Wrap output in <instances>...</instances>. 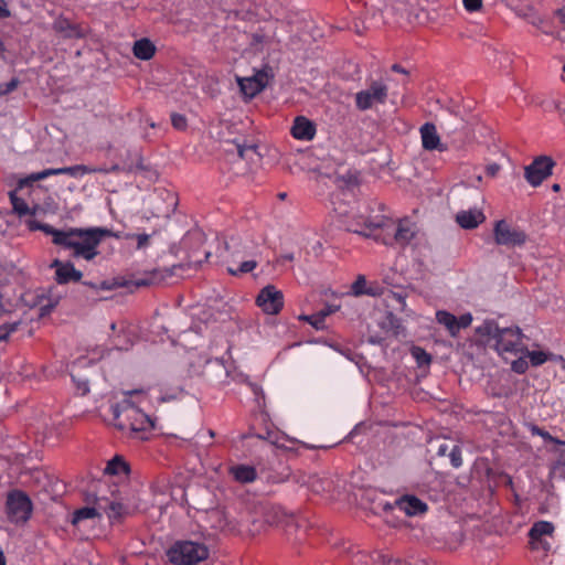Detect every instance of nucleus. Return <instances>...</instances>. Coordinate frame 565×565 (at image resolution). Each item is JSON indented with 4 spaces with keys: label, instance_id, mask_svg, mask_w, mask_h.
I'll use <instances>...</instances> for the list:
<instances>
[{
    "label": "nucleus",
    "instance_id": "f257e3e1",
    "mask_svg": "<svg viewBox=\"0 0 565 565\" xmlns=\"http://www.w3.org/2000/svg\"><path fill=\"white\" fill-rule=\"evenodd\" d=\"M110 236L120 237L106 227H68L60 230L52 243L70 250L75 259L92 262L100 254L99 245L103 239Z\"/></svg>",
    "mask_w": 565,
    "mask_h": 565
},
{
    "label": "nucleus",
    "instance_id": "f03ea898",
    "mask_svg": "<svg viewBox=\"0 0 565 565\" xmlns=\"http://www.w3.org/2000/svg\"><path fill=\"white\" fill-rule=\"evenodd\" d=\"M285 526L290 539L295 532V541L301 542L307 536V529L298 524L295 516L288 514L279 505L268 502L259 503L253 513L249 532L255 535L265 531L267 526Z\"/></svg>",
    "mask_w": 565,
    "mask_h": 565
},
{
    "label": "nucleus",
    "instance_id": "7ed1b4c3",
    "mask_svg": "<svg viewBox=\"0 0 565 565\" xmlns=\"http://www.w3.org/2000/svg\"><path fill=\"white\" fill-rule=\"evenodd\" d=\"M476 333L480 337H489L495 340L497 352L504 356L505 354H519L525 350L522 342V332L519 328H499L493 320H486L481 326L477 327Z\"/></svg>",
    "mask_w": 565,
    "mask_h": 565
},
{
    "label": "nucleus",
    "instance_id": "20e7f679",
    "mask_svg": "<svg viewBox=\"0 0 565 565\" xmlns=\"http://www.w3.org/2000/svg\"><path fill=\"white\" fill-rule=\"evenodd\" d=\"M407 10V0H370L363 20L364 28L377 29L386 23L397 22Z\"/></svg>",
    "mask_w": 565,
    "mask_h": 565
},
{
    "label": "nucleus",
    "instance_id": "39448f33",
    "mask_svg": "<svg viewBox=\"0 0 565 565\" xmlns=\"http://www.w3.org/2000/svg\"><path fill=\"white\" fill-rule=\"evenodd\" d=\"M217 135L223 150L228 154L247 160L256 153V146L246 143L245 137L238 132L237 124L221 122Z\"/></svg>",
    "mask_w": 565,
    "mask_h": 565
},
{
    "label": "nucleus",
    "instance_id": "423d86ee",
    "mask_svg": "<svg viewBox=\"0 0 565 565\" xmlns=\"http://www.w3.org/2000/svg\"><path fill=\"white\" fill-rule=\"evenodd\" d=\"M167 556L174 565H196L207 558L209 548L202 543L178 541L167 551Z\"/></svg>",
    "mask_w": 565,
    "mask_h": 565
},
{
    "label": "nucleus",
    "instance_id": "0eeeda50",
    "mask_svg": "<svg viewBox=\"0 0 565 565\" xmlns=\"http://www.w3.org/2000/svg\"><path fill=\"white\" fill-rule=\"evenodd\" d=\"M393 223L394 221L384 214H376L369 216L367 218L360 216L358 220L348 225L347 230L365 237H372L376 241V236H379L381 233H387Z\"/></svg>",
    "mask_w": 565,
    "mask_h": 565
},
{
    "label": "nucleus",
    "instance_id": "6e6552de",
    "mask_svg": "<svg viewBox=\"0 0 565 565\" xmlns=\"http://www.w3.org/2000/svg\"><path fill=\"white\" fill-rule=\"evenodd\" d=\"M555 526L550 521H537L529 531V544L532 551L547 554L554 543Z\"/></svg>",
    "mask_w": 565,
    "mask_h": 565
},
{
    "label": "nucleus",
    "instance_id": "1a4fd4ad",
    "mask_svg": "<svg viewBox=\"0 0 565 565\" xmlns=\"http://www.w3.org/2000/svg\"><path fill=\"white\" fill-rule=\"evenodd\" d=\"M494 242L507 247H516L525 244L527 235L518 226H513L505 220L497 221L493 228Z\"/></svg>",
    "mask_w": 565,
    "mask_h": 565
},
{
    "label": "nucleus",
    "instance_id": "9d476101",
    "mask_svg": "<svg viewBox=\"0 0 565 565\" xmlns=\"http://www.w3.org/2000/svg\"><path fill=\"white\" fill-rule=\"evenodd\" d=\"M388 88L382 81H372L366 89L355 94V106L359 110H367L375 104L386 102Z\"/></svg>",
    "mask_w": 565,
    "mask_h": 565
},
{
    "label": "nucleus",
    "instance_id": "9b49d317",
    "mask_svg": "<svg viewBox=\"0 0 565 565\" xmlns=\"http://www.w3.org/2000/svg\"><path fill=\"white\" fill-rule=\"evenodd\" d=\"M555 164L551 157L539 156L524 168V178L532 186L536 188L552 175Z\"/></svg>",
    "mask_w": 565,
    "mask_h": 565
},
{
    "label": "nucleus",
    "instance_id": "f8f14e48",
    "mask_svg": "<svg viewBox=\"0 0 565 565\" xmlns=\"http://www.w3.org/2000/svg\"><path fill=\"white\" fill-rule=\"evenodd\" d=\"M351 565H409L399 558H393L379 551L369 553L359 548L349 550Z\"/></svg>",
    "mask_w": 565,
    "mask_h": 565
},
{
    "label": "nucleus",
    "instance_id": "ddd939ff",
    "mask_svg": "<svg viewBox=\"0 0 565 565\" xmlns=\"http://www.w3.org/2000/svg\"><path fill=\"white\" fill-rule=\"evenodd\" d=\"M32 512V504L29 497L22 491H12L7 499V513L12 522L26 521Z\"/></svg>",
    "mask_w": 565,
    "mask_h": 565
},
{
    "label": "nucleus",
    "instance_id": "4468645a",
    "mask_svg": "<svg viewBox=\"0 0 565 565\" xmlns=\"http://www.w3.org/2000/svg\"><path fill=\"white\" fill-rule=\"evenodd\" d=\"M135 416L132 423H126L120 425V430L130 437L145 440L148 438L147 434L153 428L151 418L143 413L140 408H130L128 414Z\"/></svg>",
    "mask_w": 565,
    "mask_h": 565
},
{
    "label": "nucleus",
    "instance_id": "2eb2a0df",
    "mask_svg": "<svg viewBox=\"0 0 565 565\" xmlns=\"http://www.w3.org/2000/svg\"><path fill=\"white\" fill-rule=\"evenodd\" d=\"M256 305L267 315H277L284 307V295L275 286L268 285L257 295Z\"/></svg>",
    "mask_w": 565,
    "mask_h": 565
},
{
    "label": "nucleus",
    "instance_id": "dca6fc26",
    "mask_svg": "<svg viewBox=\"0 0 565 565\" xmlns=\"http://www.w3.org/2000/svg\"><path fill=\"white\" fill-rule=\"evenodd\" d=\"M415 236V232L408 222H399L397 225L395 222L387 233H381L376 236V242L384 245L398 244L405 246Z\"/></svg>",
    "mask_w": 565,
    "mask_h": 565
},
{
    "label": "nucleus",
    "instance_id": "f3484780",
    "mask_svg": "<svg viewBox=\"0 0 565 565\" xmlns=\"http://www.w3.org/2000/svg\"><path fill=\"white\" fill-rule=\"evenodd\" d=\"M385 508L394 509L397 508L404 512L407 516H422L427 510L428 505L414 494H404L394 501V504H385Z\"/></svg>",
    "mask_w": 565,
    "mask_h": 565
},
{
    "label": "nucleus",
    "instance_id": "a211bd4d",
    "mask_svg": "<svg viewBox=\"0 0 565 565\" xmlns=\"http://www.w3.org/2000/svg\"><path fill=\"white\" fill-rule=\"evenodd\" d=\"M268 84V74L264 71L256 72L253 76L238 79L241 92L248 98L255 97Z\"/></svg>",
    "mask_w": 565,
    "mask_h": 565
},
{
    "label": "nucleus",
    "instance_id": "6ab92c4d",
    "mask_svg": "<svg viewBox=\"0 0 565 565\" xmlns=\"http://www.w3.org/2000/svg\"><path fill=\"white\" fill-rule=\"evenodd\" d=\"M51 266L55 268V280L60 285H64L70 281L77 282L83 277V273L76 269L72 262H61L55 259Z\"/></svg>",
    "mask_w": 565,
    "mask_h": 565
},
{
    "label": "nucleus",
    "instance_id": "aec40b11",
    "mask_svg": "<svg viewBox=\"0 0 565 565\" xmlns=\"http://www.w3.org/2000/svg\"><path fill=\"white\" fill-rule=\"evenodd\" d=\"M130 408H138L129 398L125 397L122 401L118 403H114L109 406V412L111 415V424L120 430V425L126 423H132L135 420V416H130L128 411Z\"/></svg>",
    "mask_w": 565,
    "mask_h": 565
},
{
    "label": "nucleus",
    "instance_id": "412c9836",
    "mask_svg": "<svg viewBox=\"0 0 565 565\" xmlns=\"http://www.w3.org/2000/svg\"><path fill=\"white\" fill-rule=\"evenodd\" d=\"M291 136L297 140L311 141L316 134V124L305 116H297L290 129Z\"/></svg>",
    "mask_w": 565,
    "mask_h": 565
},
{
    "label": "nucleus",
    "instance_id": "4be33fe9",
    "mask_svg": "<svg viewBox=\"0 0 565 565\" xmlns=\"http://www.w3.org/2000/svg\"><path fill=\"white\" fill-rule=\"evenodd\" d=\"M239 523L227 511L214 509V530H218L225 535H232L239 532Z\"/></svg>",
    "mask_w": 565,
    "mask_h": 565
},
{
    "label": "nucleus",
    "instance_id": "5701e85b",
    "mask_svg": "<svg viewBox=\"0 0 565 565\" xmlns=\"http://www.w3.org/2000/svg\"><path fill=\"white\" fill-rule=\"evenodd\" d=\"M53 29L66 39H83L87 33L86 28L81 24L73 23L63 17H60L54 21Z\"/></svg>",
    "mask_w": 565,
    "mask_h": 565
},
{
    "label": "nucleus",
    "instance_id": "b1692460",
    "mask_svg": "<svg viewBox=\"0 0 565 565\" xmlns=\"http://www.w3.org/2000/svg\"><path fill=\"white\" fill-rule=\"evenodd\" d=\"M422 146L425 150L446 151L447 147L440 142V137L437 132L436 126L431 122H426L420 127Z\"/></svg>",
    "mask_w": 565,
    "mask_h": 565
},
{
    "label": "nucleus",
    "instance_id": "393cba45",
    "mask_svg": "<svg viewBox=\"0 0 565 565\" xmlns=\"http://www.w3.org/2000/svg\"><path fill=\"white\" fill-rule=\"evenodd\" d=\"M220 10L226 13V19L233 15L235 19L252 20L256 15L254 8L248 7L246 10L238 8L234 0H220Z\"/></svg>",
    "mask_w": 565,
    "mask_h": 565
},
{
    "label": "nucleus",
    "instance_id": "a878e982",
    "mask_svg": "<svg viewBox=\"0 0 565 565\" xmlns=\"http://www.w3.org/2000/svg\"><path fill=\"white\" fill-rule=\"evenodd\" d=\"M486 220L482 211L478 209H471L467 211H460L456 215V222L465 230H472L478 227Z\"/></svg>",
    "mask_w": 565,
    "mask_h": 565
},
{
    "label": "nucleus",
    "instance_id": "bb28decb",
    "mask_svg": "<svg viewBox=\"0 0 565 565\" xmlns=\"http://www.w3.org/2000/svg\"><path fill=\"white\" fill-rule=\"evenodd\" d=\"M95 172H107V170H104L102 168H92L84 164H76L72 167H64V168H49L50 175H61V174H68L71 177H83L88 173H95Z\"/></svg>",
    "mask_w": 565,
    "mask_h": 565
},
{
    "label": "nucleus",
    "instance_id": "cd10ccee",
    "mask_svg": "<svg viewBox=\"0 0 565 565\" xmlns=\"http://www.w3.org/2000/svg\"><path fill=\"white\" fill-rule=\"evenodd\" d=\"M308 487L315 493L332 494L338 486L334 480L328 476L315 475L309 477Z\"/></svg>",
    "mask_w": 565,
    "mask_h": 565
},
{
    "label": "nucleus",
    "instance_id": "c85d7f7f",
    "mask_svg": "<svg viewBox=\"0 0 565 565\" xmlns=\"http://www.w3.org/2000/svg\"><path fill=\"white\" fill-rule=\"evenodd\" d=\"M98 509H100V512L106 514L111 524L120 522L121 519L127 513L126 507L115 501L109 502L105 505L102 502H98Z\"/></svg>",
    "mask_w": 565,
    "mask_h": 565
},
{
    "label": "nucleus",
    "instance_id": "c756f323",
    "mask_svg": "<svg viewBox=\"0 0 565 565\" xmlns=\"http://www.w3.org/2000/svg\"><path fill=\"white\" fill-rule=\"evenodd\" d=\"M132 52L137 58L148 61L154 55L156 46L150 40L140 39L135 42Z\"/></svg>",
    "mask_w": 565,
    "mask_h": 565
},
{
    "label": "nucleus",
    "instance_id": "7c9ffc66",
    "mask_svg": "<svg viewBox=\"0 0 565 565\" xmlns=\"http://www.w3.org/2000/svg\"><path fill=\"white\" fill-rule=\"evenodd\" d=\"M379 289L377 285L367 286L365 277L360 275L351 286V294L355 297L363 295L375 296L379 294Z\"/></svg>",
    "mask_w": 565,
    "mask_h": 565
},
{
    "label": "nucleus",
    "instance_id": "2f4dec72",
    "mask_svg": "<svg viewBox=\"0 0 565 565\" xmlns=\"http://www.w3.org/2000/svg\"><path fill=\"white\" fill-rule=\"evenodd\" d=\"M234 479L241 483H248L256 479V469L252 466L237 465L231 468Z\"/></svg>",
    "mask_w": 565,
    "mask_h": 565
},
{
    "label": "nucleus",
    "instance_id": "473e14b6",
    "mask_svg": "<svg viewBox=\"0 0 565 565\" xmlns=\"http://www.w3.org/2000/svg\"><path fill=\"white\" fill-rule=\"evenodd\" d=\"M9 199L12 204L13 212L20 217L34 215L36 213V207H29L28 203L17 195V190L9 192Z\"/></svg>",
    "mask_w": 565,
    "mask_h": 565
},
{
    "label": "nucleus",
    "instance_id": "72a5a7b5",
    "mask_svg": "<svg viewBox=\"0 0 565 565\" xmlns=\"http://www.w3.org/2000/svg\"><path fill=\"white\" fill-rule=\"evenodd\" d=\"M436 320L448 330L450 335L456 337L458 334V323L455 315L445 310H439L436 312Z\"/></svg>",
    "mask_w": 565,
    "mask_h": 565
},
{
    "label": "nucleus",
    "instance_id": "f704fd0d",
    "mask_svg": "<svg viewBox=\"0 0 565 565\" xmlns=\"http://www.w3.org/2000/svg\"><path fill=\"white\" fill-rule=\"evenodd\" d=\"M128 471V465L118 456L109 460L104 469V472L109 476L126 475Z\"/></svg>",
    "mask_w": 565,
    "mask_h": 565
},
{
    "label": "nucleus",
    "instance_id": "c9c22d12",
    "mask_svg": "<svg viewBox=\"0 0 565 565\" xmlns=\"http://www.w3.org/2000/svg\"><path fill=\"white\" fill-rule=\"evenodd\" d=\"M100 515H102V512H100V509H98V507L97 508L85 507V508L76 510L73 513L72 523L74 525H76L79 522H82L83 520L93 519L95 516H100Z\"/></svg>",
    "mask_w": 565,
    "mask_h": 565
},
{
    "label": "nucleus",
    "instance_id": "e433bc0d",
    "mask_svg": "<svg viewBox=\"0 0 565 565\" xmlns=\"http://www.w3.org/2000/svg\"><path fill=\"white\" fill-rule=\"evenodd\" d=\"M51 177L49 173V169H44L39 172H33L24 178H20L17 183V191L22 190L25 186H31L34 182L44 180Z\"/></svg>",
    "mask_w": 565,
    "mask_h": 565
},
{
    "label": "nucleus",
    "instance_id": "4c0bfd02",
    "mask_svg": "<svg viewBox=\"0 0 565 565\" xmlns=\"http://www.w3.org/2000/svg\"><path fill=\"white\" fill-rule=\"evenodd\" d=\"M330 311H319L311 316H303L301 319L310 323L315 329L322 330L326 327V318Z\"/></svg>",
    "mask_w": 565,
    "mask_h": 565
},
{
    "label": "nucleus",
    "instance_id": "58836bf2",
    "mask_svg": "<svg viewBox=\"0 0 565 565\" xmlns=\"http://www.w3.org/2000/svg\"><path fill=\"white\" fill-rule=\"evenodd\" d=\"M26 225H28L29 230H31V231H42L46 235H51L52 239H54L56 237V233L60 232V230H56L49 224L40 223L36 220L26 221Z\"/></svg>",
    "mask_w": 565,
    "mask_h": 565
},
{
    "label": "nucleus",
    "instance_id": "ea45409f",
    "mask_svg": "<svg viewBox=\"0 0 565 565\" xmlns=\"http://www.w3.org/2000/svg\"><path fill=\"white\" fill-rule=\"evenodd\" d=\"M205 316H206L205 319H200V320L193 322L191 330H190L191 332L200 334V335L210 337L211 331H212L210 322H209L210 315L205 313Z\"/></svg>",
    "mask_w": 565,
    "mask_h": 565
},
{
    "label": "nucleus",
    "instance_id": "a19ab883",
    "mask_svg": "<svg viewBox=\"0 0 565 565\" xmlns=\"http://www.w3.org/2000/svg\"><path fill=\"white\" fill-rule=\"evenodd\" d=\"M412 356L415 359L418 366H427L431 362V356L420 347L412 348Z\"/></svg>",
    "mask_w": 565,
    "mask_h": 565
},
{
    "label": "nucleus",
    "instance_id": "79ce46f5",
    "mask_svg": "<svg viewBox=\"0 0 565 565\" xmlns=\"http://www.w3.org/2000/svg\"><path fill=\"white\" fill-rule=\"evenodd\" d=\"M256 260H245L237 268H227V273L232 276H241L243 274L252 273L257 267Z\"/></svg>",
    "mask_w": 565,
    "mask_h": 565
},
{
    "label": "nucleus",
    "instance_id": "37998d69",
    "mask_svg": "<svg viewBox=\"0 0 565 565\" xmlns=\"http://www.w3.org/2000/svg\"><path fill=\"white\" fill-rule=\"evenodd\" d=\"M524 352L533 366H540L547 361V354L543 351H529L525 348Z\"/></svg>",
    "mask_w": 565,
    "mask_h": 565
},
{
    "label": "nucleus",
    "instance_id": "c03bdc74",
    "mask_svg": "<svg viewBox=\"0 0 565 565\" xmlns=\"http://www.w3.org/2000/svg\"><path fill=\"white\" fill-rule=\"evenodd\" d=\"M125 239H136L137 241V249H143L147 248L150 244V235L142 233V234H135V233H128L124 236Z\"/></svg>",
    "mask_w": 565,
    "mask_h": 565
},
{
    "label": "nucleus",
    "instance_id": "a18cd8bd",
    "mask_svg": "<svg viewBox=\"0 0 565 565\" xmlns=\"http://www.w3.org/2000/svg\"><path fill=\"white\" fill-rule=\"evenodd\" d=\"M511 369L513 372L518 374H524L529 369V362L527 356L524 353H521V356H519L516 360L512 361Z\"/></svg>",
    "mask_w": 565,
    "mask_h": 565
},
{
    "label": "nucleus",
    "instance_id": "49530a36",
    "mask_svg": "<svg viewBox=\"0 0 565 565\" xmlns=\"http://www.w3.org/2000/svg\"><path fill=\"white\" fill-rule=\"evenodd\" d=\"M20 322L3 323L0 326V342L7 341L13 332L18 330Z\"/></svg>",
    "mask_w": 565,
    "mask_h": 565
},
{
    "label": "nucleus",
    "instance_id": "de8ad7c7",
    "mask_svg": "<svg viewBox=\"0 0 565 565\" xmlns=\"http://www.w3.org/2000/svg\"><path fill=\"white\" fill-rule=\"evenodd\" d=\"M451 466L459 468L462 465L461 448L458 445H454L448 454Z\"/></svg>",
    "mask_w": 565,
    "mask_h": 565
},
{
    "label": "nucleus",
    "instance_id": "09e8293b",
    "mask_svg": "<svg viewBox=\"0 0 565 565\" xmlns=\"http://www.w3.org/2000/svg\"><path fill=\"white\" fill-rule=\"evenodd\" d=\"M19 85V81L17 78H12L7 83L0 84V96L7 95L13 92Z\"/></svg>",
    "mask_w": 565,
    "mask_h": 565
},
{
    "label": "nucleus",
    "instance_id": "8fccbe9b",
    "mask_svg": "<svg viewBox=\"0 0 565 565\" xmlns=\"http://www.w3.org/2000/svg\"><path fill=\"white\" fill-rule=\"evenodd\" d=\"M171 122H172V126L178 130H183L186 127V118L180 114H172Z\"/></svg>",
    "mask_w": 565,
    "mask_h": 565
},
{
    "label": "nucleus",
    "instance_id": "3c124183",
    "mask_svg": "<svg viewBox=\"0 0 565 565\" xmlns=\"http://www.w3.org/2000/svg\"><path fill=\"white\" fill-rule=\"evenodd\" d=\"M532 433L534 435L541 436L544 440L550 441V443L558 444V441H559V439L553 437L548 431H546L537 426H534L532 428Z\"/></svg>",
    "mask_w": 565,
    "mask_h": 565
},
{
    "label": "nucleus",
    "instance_id": "603ef678",
    "mask_svg": "<svg viewBox=\"0 0 565 565\" xmlns=\"http://www.w3.org/2000/svg\"><path fill=\"white\" fill-rule=\"evenodd\" d=\"M391 302L395 306V309L404 310L406 306L405 297L401 294L392 292Z\"/></svg>",
    "mask_w": 565,
    "mask_h": 565
},
{
    "label": "nucleus",
    "instance_id": "864d4df0",
    "mask_svg": "<svg viewBox=\"0 0 565 565\" xmlns=\"http://www.w3.org/2000/svg\"><path fill=\"white\" fill-rule=\"evenodd\" d=\"M239 245V239L231 236L230 239L227 237H223V247L226 252H235L236 247Z\"/></svg>",
    "mask_w": 565,
    "mask_h": 565
},
{
    "label": "nucleus",
    "instance_id": "5fc2aeb1",
    "mask_svg": "<svg viewBox=\"0 0 565 565\" xmlns=\"http://www.w3.org/2000/svg\"><path fill=\"white\" fill-rule=\"evenodd\" d=\"M468 12H477L482 8V0H462Z\"/></svg>",
    "mask_w": 565,
    "mask_h": 565
},
{
    "label": "nucleus",
    "instance_id": "6e6d98bb",
    "mask_svg": "<svg viewBox=\"0 0 565 565\" xmlns=\"http://www.w3.org/2000/svg\"><path fill=\"white\" fill-rule=\"evenodd\" d=\"M472 322V316L471 313L467 312L461 315L459 318H457L458 323V333L461 329L468 328Z\"/></svg>",
    "mask_w": 565,
    "mask_h": 565
},
{
    "label": "nucleus",
    "instance_id": "4d7b16f0",
    "mask_svg": "<svg viewBox=\"0 0 565 565\" xmlns=\"http://www.w3.org/2000/svg\"><path fill=\"white\" fill-rule=\"evenodd\" d=\"M532 24L535 25L539 30H541L545 34H552V31L547 28L545 21L541 18H537L532 21Z\"/></svg>",
    "mask_w": 565,
    "mask_h": 565
},
{
    "label": "nucleus",
    "instance_id": "13d9d810",
    "mask_svg": "<svg viewBox=\"0 0 565 565\" xmlns=\"http://www.w3.org/2000/svg\"><path fill=\"white\" fill-rule=\"evenodd\" d=\"M557 445L561 446L558 449L557 465L565 467V441L559 440Z\"/></svg>",
    "mask_w": 565,
    "mask_h": 565
},
{
    "label": "nucleus",
    "instance_id": "bf43d9fd",
    "mask_svg": "<svg viewBox=\"0 0 565 565\" xmlns=\"http://www.w3.org/2000/svg\"><path fill=\"white\" fill-rule=\"evenodd\" d=\"M11 15L10 10L8 9V4L6 0H0V19H6Z\"/></svg>",
    "mask_w": 565,
    "mask_h": 565
},
{
    "label": "nucleus",
    "instance_id": "052dcab7",
    "mask_svg": "<svg viewBox=\"0 0 565 565\" xmlns=\"http://www.w3.org/2000/svg\"><path fill=\"white\" fill-rule=\"evenodd\" d=\"M167 195L170 199V204L167 207V212L166 213L169 214V213L174 211V209L177 206V199H175L174 194H172V193L167 192Z\"/></svg>",
    "mask_w": 565,
    "mask_h": 565
},
{
    "label": "nucleus",
    "instance_id": "680f3d73",
    "mask_svg": "<svg viewBox=\"0 0 565 565\" xmlns=\"http://www.w3.org/2000/svg\"><path fill=\"white\" fill-rule=\"evenodd\" d=\"M450 449L451 448L449 447V445L447 443H443L439 445V447L437 449V455L440 457H444L449 454Z\"/></svg>",
    "mask_w": 565,
    "mask_h": 565
},
{
    "label": "nucleus",
    "instance_id": "e2e57ef3",
    "mask_svg": "<svg viewBox=\"0 0 565 565\" xmlns=\"http://www.w3.org/2000/svg\"><path fill=\"white\" fill-rule=\"evenodd\" d=\"M555 17L558 19V22L565 28V9L556 10Z\"/></svg>",
    "mask_w": 565,
    "mask_h": 565
},
{
    "label": "nucleus",
    "instance_id": "0e129e2a",
    "mask_svg": "<svg viewBox=\"0 0 565 565\" xmlns=\"http://www.w3.org/2000/svg\"><path fill=\"white\" fill-rule=\"evenodd\" d=\"M499 169H500V167L497 163L489 164L487 167V174L494 177L498 173Z\"/></svg>",
    "mask_w": 565,
    "mask_h": 565
},
{
    "label": "nucleus",
    "instance_id": "69168bd1",
    "mask_svg": "<svg viewBox=\"0 0 565 565\" xmlns=\"http://www.w3.org/2000/svg\"><path fill=\"white\" fill-rule=\"evenodd\" d=\"M392 71H394V72H396V73H403V74H405V73H406V71L404 70V67H403V66H401L399 64H394V65L392 66Z\"/></svg>",
    "mask_w": 565,
    "mask_h": 565
},
{
    "label": "nucleus",
    "instance_id": "338daca9",
    "mask_svg": "<svg viewBox=\"0 0 565 565\" xmlns=\"http://www.w3.org/2000/svg\"><path fill=\"white\" fill-rule=\"evenodd\" d=\"M135 285H136L137 287L148 286V285H149V281H148V280H146V279H138V280H136V281H135Z\"/></svg>",
    "mask_w": 565,
    "mask_h": 565
},
{
    "label": "nucleus",
    "instance_id": "774afa93",
    "mask_svg": "<svg viewBox=\"0 0 565 565\" xmlns=\"http://www.w3.org/2000/svg\"><path fill=\"white\" fill-rule=\"evenodd\" d=\"M281 258L284 260L291 262V260H294V255L292 254H285V255L281 256Z\"/></svg>",
    "mask_w": 565,
    "mask_h": 565
}]
</instances>
